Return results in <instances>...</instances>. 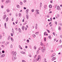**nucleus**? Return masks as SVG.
I'll return each mask as SVG.
<instances>
[{
  "label": "nucleus",
  "instance_id": "1",
  "mask_svg": "<svg viewBox=\"0 0 62 62\" xmlns=\"http://www.w3.org/2000/svg\"><path fill=\"white\" fill-rule=\"evenodd\" d=\"M45 46H43L42 47V53H44L45 52V50L46 49H45Z\"/></svg>",
  "mask_w": 62,
  "mask_h": 62
},
{
  "label": "nucleus",
  "instance_id": "2",
  "mask_svg": "<svg viewBox=\"0 0 62 62\" xmlns=\"http://www.w3.org/2000/svg\"><path fill=\"white\" fill-rule=\"evenodd\" d=\"M17 54L16 53V52H15L14 53V52H12V55L13 56L14 55L15 56H16V55Z\"/></svg>",
  "mask_w": 62,
  "mask_h": 62
},
{
  "label": "nucleus",
  "instance_id": "3",
  "mask_svg": "<svg viewBox=\"0 0 62 62\" xmlns=\"http://www.w3.org/2000/svg\"><path fill=\"white\" fill-rule=\"evenodd\" d=\"M12 60L13 61H14L15 60V59H17V58H16V57H15L14 56H13L12 57Z\"/></svg>",
  "mask_w": 62,
  "mask_h": 62
},
{
  "label": "nucleus",
  "instance_id": "4",
  "mask_svg": "<svg viewBox=\"0 0 62 62\" xmlns=\"http://www.w3.org/2000/svg\"><path fill=\"white\" fill-rule=\"evenodd\" d=\"M5 56V54H3L2 55H1L0 56V58H2V57H4Z\"/></svg>",
  "mask_w": 62,
  "mask_h": 62
},
{
  "label": "nucleus",
  "instance_id": "5",
  "mask_svg": "<svg viewBox=\"0 0 62 62\" xmlns=\"http://www.w3.org/2000/svg\"><path fill=\"white\" fill-rule=\"evenodd\" d=\"M57 9L58 10H60V8L59 6H57Z\"/></svg>",
  "mask_w": 62,
  "mask_h": 62
},
{
  "label": "nucleus",
  "instance_id": "6",
  "mask_svg": "<svg viewBox=\"0 0 62 62\" xmlns=\"http://www.w3.org/2000/svg\"><path fill=\"white\" fill-rule=\"evenodd\" d=\"M26 17L27 19H29V16L28 15H26Z\"/></svg>",
  "mask_w": 62,
  "mask_h": 62
},
{
  "label": "nucleus",
  "instance_id": "7",
  "mask_svg": "<svg viewBox=\"0 0 62 62\" xmlns=\"http://www.w3.org/2000/svg\"><path fill=\"white\" fill-rule=\"evenodd\" d=\"M24 26H23L22 27V29L23 30H24Z\"/></svg>",
  "mask_w": 62,
  "mask_h": 62
},
{
  "label": "nucleus",
  "instance_id": "8",
  "mask_svg": "<svg viewBox=\"0 0 62 62\" xmlns=\"http://www.w3.org/2000/svg\"><path fill=\"white\" fill-rule=\"evenodd\" d=\"M10 39V36H8V40H9Z\"/></svg>",
  "mask_w": 62,
  "mask_h": 62
},
{
  "label": "nucleus",
  "instance_id": "9",
  "mask_svg": "<svg viewBox=\"0 0 62 62\" xmlns=\"http://www.w3.org/2000/svg\"><path fill=\"white\" fill-rule=\"evenodd\" d=\"M38 59H41V57H40V55H39L38 56Z\"/></svg>",
  "mask_w": 62,
  "mask_h": 62
},
{
  "label": "nucleus",
  "instance_id": "10",
  "mask_svg": "<svg viewBox=\"0 0 62 62\" xmlns=\"http://www.w3.org/2000/svg\"><path fill=\"white\" fill-rule=\"evenodd\" d=\"M19 48H20V49H21V50H22L23 49V48H22V47L21 46H20V45H19Z\"/></svg>",
  "mask_w": 62,
  "mask_h": 62
},
{
  "label": "nucleus",
  "instance_id": "11",
  "mask_svg": "<svg viewBox=\"0 0 62 62\" xmlns=\"http://www.w3.org/2000/svg\"><path fill=\"white\" fill-rule=\"evenodd\" d=\"M49 8H52V5L50 4L49 5Z\"/></svg>",
  "mask_w": 62,
  "mask_h": 62
},
{
  "label": "nucleus",
  "instance_id": "12",
  "mask_svg": "<svg viewBox=\"0 0 62 62\" xmlns=\"http://www.w3.org/2000/svg\"><path fill=\"white\" fill-rule=\"evenodd\" d=\"M9 2V1L8 0H6V4H7Z\"/></svg>",
  "mask_w": 62,
  "mask_h": 62
},
{
  "label": "nucleus",
  "instance_id": "13",
  "mask_svg": "<svg viewBox=\"0 0 62 62\" xmlns=\"http://www.w3.org/2000/svg\"><path fill=\"white\" fill-rule=\"evenodd\" d=\"M29 11V9H27L26 11V13H27L28 12V11Z\"/></svg>",
  "mask_w": 62,
  "mask_h": 62
},
{
  "label": "nucleus",
  "instance_id": "14",
  "mask_svg": "<svg viewBox=\"0 0 62 62\" xmlns=\"http://www.w3.org/2000/svg\"><path fill=\"white\" fill-rule=\"evenodd\" d=\"M46 8H47V5H45L44 6V8L45 9H46Z\"/></svg>",
  "mask_w": 62,
  "mask_h": 62
},
{
  "label": "nucleus",
  "instance_id": "15",
  "mask_svg": "<svg viewBox=\"0 0 62 62\" xmlns=\"http://www.w3.org/2000/svg\"><path fill=\"white\" fill-rule=\"evenodd\" d=\"M18 30L19 32H20V33L22 32V31H21V29H20V28H19L18 29Z\"/></svg>",
  "mask_w": 62,
  "mask_h": 62
},
{
  "label": "nucleus",
  "instance_id": "16",
  "mask_svg": "<svg viewBox=\"0 0 62 62\" xmlns=\"http://www.w3.org/2000/svg\"><path fill=\"white\" fill-rule=\"evenodd\" d=\"M42 6V3L41 2L40 3V8H41V7Z\"/></svg>",
  "mask_w": 62,
  "mask_h": 62
},
{
  "label": "nucleus",
  "instance_id": "17",
  "mask_svg": "<svg viewBox=\"0 0 62 62\" xmlns=\"http://www.w3.org/2000/svg\"><path fill=\"white\" fill-rule=\"evenodd\" d=\"M39 31L36 32H35V34H36V35H39Z\"/></svg>",
  "mask_w": 62,
  "mask_h": 62
},
{
  "label": "nucleus",
  "instance_id": "18",
  "mask_svg": "<svg viewBox=\"0 0 62 62\" xmlns=\"http://www.w3.org/2000/svg\"><path fill=\"white\" fill-rule=\"evenodd\" d=\"M32 36H33V37H34V38H35V37H36V35H35V34H33L32 35Z\"/></svg>",
  "mask_w": 62,
  "mask_h": 62
},
{
  "label": "nucleus",
  "instance_id": "19",
  "mask_svg": "<svg viewBox=\"0 0 62 62\" xmlns=\"http://www.w3.org/2000/svg\"><path fill=\"white\" fill-rule=\"evenodd\" d=\"M20 5H23V2H20Z\"/></svg>",
  "mask_w": 62,
  "mask_h": 62
},
{
  "label": "nucleus",
  "instance_id": "20",
  "mask_svg": "<svg viewBox=\"0 0 62 62\" xmlns=\"http://www.w3.org/2000/svg\"><path fill=\"white\" fill-rule=\"evenodd\" d=\"M31 11L32 12H33L34 11V9H32L31 10Z\"/></svg>",
  "mask_w": 62,
  "mask_h": 62
},
{
  "label": "nucleus",
  "instance_id": "21",
  "mask_svg": "<svg viewBox=\"0 0 62 62\" xmlns=\"http://www.w3.org/2000/svg\"><path fill=\"white\" fill-rule=\"evenodd\" d=\"M49 39H51V36H49L48 37Z\"/></svg>",
  "mask_w": 62,
  "mask_h": 62
},
{
  "label": "nucleus",
  "instance_id": "22",
  "mask_svg": "<svg viewBox=\"0 0 62 62\" xmlns=\"http://www.w3.org/2000/svg\"><path fill=\"white\" fill-rule=\"evenodd\" d=\"M55 53H54L52 55L53 56H55Z\"/></svg>",
  "mask_w": 62,
  "mask_h": 62
},
{
  "label": "nucleus",
  "instance_id": "23",
  "mask_svg": "<svg viewBox=\"0 0 62 62\" xmlns=\"http://www.w3.org/2000/svg\"><path fill=\"white\" fill-rule=\"evenodd\" d=\"M46 30L48 33L50 32V31H49V30H47V29Z\"/></svg>",
  "mask_w": 62,
  "mask_h": 62
},
{
  "label": "nucleus",
  "instance_id": "24",
  "mask_svg": "<svg viewBox=\"0 0 62 62\" xmlns=\"http://www.w3.org/2000/svg\"><path fill=\"white\" fill-rule=\"evenodd\" d=\"M3 20H5V19H6V16H3Z\"/></svg>",
  "mask_w": 62,
  "mask_h": 62
},
{
  "label": "nucleus",
  "instance_id": "25",
  "mask_svg": "<svg viewBox=\"0 0 62 62\" xmlns=\"http://www.w3.org/2000/svg\"><path fill=\"white\" fill-rule=\"evenodd\" d=\"M58 29L59 30H61V28L59 27L58 28Z\"/></svg>",
  "mask_w": 62,
  "mask_h": 62
},
{
  "label": "nucleus",
  "instance_id": "26",
  "mask_svg": "<svg viewBox=\"0 0 62 62\" xmlns=\"http://www.w3.org/2000/svg\"><path fill=\"white\" fill-rule=\"evenodd\" d=\"M27 42H28V43H29V40L28 39H27Z\"/></svg>",
  "mask_w": 62,
  "mask_h": 62
},
{
  "label": "nucleus",
  "instance_id": "27",
  "mask_svg": "<svg viewBox=\"0 0 62 62\" xmlns=\"http://www.w3.org/2000/svg\"><path fill=\"white\" fill-rule=\"evenodd\" d=\"M44 40L45 41H46V38H44Z\"/></svg>",
  "mask_w": 62,
  "mask_h": 62
},
{
  "label": "nucleus",
  "instance_id": "28",
  "mask_svg": "<svg viewBox=\"0 0 62 62\" xmlns=\"http://www.w3.org/2000/svg\"><path fill=\"white\" fill-rule=\"evenodd\" d=\"M10 47L11 48H12L13 46H12V45L11 44L10 45Z\"/></svg>",
  "mask_w": 62,
  "mask_h": 62
},
{
  "label": "nucleus",
  "instance_id": "29",
  "mask_svg": "<svg viewBox=\"0 0 62 62\" xmlns=\"http://www.w3.org/2000/svg\"><path fill=\"white\" fill-rule=\"evenodd\" d=\"M1 47H3V48H4V47H5V46H4V45H1Z\"/></svg>",
  "mask_w": 62,
  "mask_h": 62
},
{
  "label": "nucleus",
  "instance_id": "30",
  "mask_svg": "<svg viewBox=\"0 0 62 62\" xmlns=\"http://www.w3.org/2000/svg\"><path fill=\"white\" fill-rule=\"evenodd\" d=\"M4 53H5V51H4L3 50L2 51V53L3 54H4Z\"/></svg>",
  "mask_w": 62,
  "mask_h": 62
},
{
  "label": "nucleus",
  "instance_id": "31",
  "mask_svg": "<svg viewBox=\"0 0 62 62\" xmlns=\"http://www.w3.org/2000/svg\"><path fill=\"white\" fill-rule=\"evenodd\" d=\"M13 33H11V36H12V37L13 36Z\"/></svg>",
  "mask_w": 62,
  "mask_h": 62
},
{
  "label": "nucleus",
  "instance_id": "32",
  "mask_svg": "<svg viewBox=\"0 0 62 62\" xmlns=\"http://www.w3.org/2000/svg\"><path fill=\"white\" fill-rule=\"evenodd\" d=\"M34 49H35V50H36V46H34Z\"/></svg>",
  "mask_w": 62,
  "mask_h": 62
},
{
  "label": "nucleus",
  "instance_id": "33",
  "mask_svg": "<svg viewBox=\"0 0 62 62\" xmlns=\"http://www.w3.org/2000/svg\"><path fill=\"white\" fill-rule=\"evenodd\" d=\"M1 7L2 8H4V6H3V5H2L1 6Z\"/></svg>",
  "mask_w": 62,
  "mask_h": 62
},
{
  "label": "nucleus",
  "instance_id": "34",
  "mask_svg": "<svg viewBox=\"0 0 62 62\" xmlns=\"http://www.w3.org/2000/svg\"><path fill=\"white\" fill-rule=\"evenodd\" d=\"M46 32H45L44 33V35H45V36L46 35Z\"/></svg>",
  "mask_w": 62,
  "mask_h": 62
},
{
  "label": "nucleus",
  "instance_id": "35",
  "mask_svg": "<svg viewBox=\"0 0 62 62\" xmlns=\"http://www.w3.org/2000/svg\"><path fill=\"white\" fill-rule=\"evenodd\" d=\"M4 25H5V27H6V23H4Z\"/></svg>",
  "mask_w": 62,
  "mask_h": 62
},
{
  "label": "nucleus",
  "instance_id": "36",
  "mask_svg": "<svg viewBox=\"0 0 62 62\" xmlns=\"http://www.w3.org/2000/svg\"><path fill=\"white\" fill-rule=\"evenodd\" d=\"M12 33L13 34H14V30H12Z\"/></svg>",
  "mask_w": 62,
  "mask_h": 62
},
{
  "label": "nucleus",
  "instance_id": "37",
  "mask_svg": "<svg viewBox=\"0 0 62 62\" xmlns=\"http://www.w3.org/2000/svg\"><path fill=\"white\" fill-rule=\"evenodd\" d=\"M26 2V0H24V3H25Z\"/></svg>",
  "mask_w": 62,
  "mask_h": 62
},
{
  "label": "nucleus",
  "instance_id": "38",
  "mask_svg": "<svg viewBox=\"0 0 62 62\" xmlns=\"http://www.w3.org/2000/svg\"><path fill=\"white\" fill-rule=\"evenodd\" d=\"M0 39H2V36L1 35H0Z\"/></svg>",
  "mask_w": 62,
  "mask_h": 62
},
{
  "label": "nucleus",
  "instance_id": "39",
  "mask_svg": "<svg viewBox=\"0 0 62 62\" xmlns=\"http://www.w3.org/2000/svg\"><path fill=\"white\" fill-rule=\"evenodd\" d=\"M21 13H20L19 14V17H20V16H21Z\"/></svg>",
  "mask_w": 62,
  "mask_h": 62
},
{
  "label": "nucleus",
  "instance_id": "40",
  "mask_svg": "<svg viewBox=\"0 0 62 62\" xmlns=\"http://www.w3.org/2000/svg\"><path fill=\"white\" fill-rule=\"evenodd\" d=\"M14 20V18H12V21H13Z\"/></svg>",
  "mask_w": 62,
  "mask_h": 62
},
{
  "label": "nucleus",
  "instance_id": "41",
  "mask_svg": "<svg viewBox=\"0 0 62 62\" xmlns=\"http://www.w3.org/2000/svg\"><path fill=\"white\" fill-rule=\"evenodd\" d=\"M8 17H7V18H6V20H7V21H6L7 22L8 20Z\"/></svg>",
  "mask_w": 62,
  "mask_h": 62
},
{
  "label": "nucleus",
  "instance_id": "42",
  "mask_svg": "<svg viewBox=\"0 0 62 62\" xmlns=\"http://www.w3.org/2000/svg\"><path fill=\"white\" fill-rule=\"evenodd\" d=\"M8 10H9V9H7L6 10V11H7V12H8Z\"/></svg>",
  "mask_w": 62,
  "mask_h": 62
},
{
  "label": "nucleus",
  "instance_id": "43",
  "mask_svg": "<svg viewBox=\"0 0 62 62\" xmlns=\"http://www.w3.org/2000/svg\"><path fill=\"white\" fill-rule=\"evenodd\" d=\"M22 62H25V61L24 60H22Z\"/></svg>",
  "mask_w": 62,
  "mask_h": 62
},
{
  "label": "nucleus",
  "instance_id": "44",
  "mask_svg": "<svg viewBox=\"0 0 62 62\" xmlns=\"http://www.w3.org/2000/svg\"><path fill=\"white\" fill-rule=\"evenodd\" d=\"M27 23V21H26L25 22V23H24V24H26V23Z\"/></svg>",
  "mask_w": 62,
  "mask_h": 62
},
{
  "label": "nucleus",
  "instance_id": "45",
  "mask_svg": "<svg viewBox=\"0 0 62 62\" xmlns=\"http://www.w3.org/2000/svg\"><path fill=\"white\" fill-rule=\"evenodd\" d=\"M53 35H54V36H55V33L54 32H53Z\"/></svg>",
  "mask_w": 62,
  "mask_h": 62
},
{
  "label": "nucleus",
  "instance_id": "46",
  "mask_svg": "<svg viewBox=\"0 0 62 62\" xmlns=\"http://www.w3.org/2000/svg\"><path fill=\"white\" fill-rule=\"evenodd\" d=\"M50 21H52V18H50Z\"/></svg>",
  "mask_w": 62,
  "mask_h": 62
},
{
  "label": "nucleus",
  "instance_id": "47",
  "mask_svg": "<svg viewBox=\"0 0 62 62\" xmlns=\"http://www.w3.org/2000/svg\"><path fill=\"white\" fill-rule=\"evenodd\" d=\"M24 19H23V20H22V22H24Z\"/></svg>",
  "mask_w": 62,
  "mask_h": 62
},
{
  "label": "nucleus",
  "instance_id": "48",
  "mask_svg": "<svg viewBox=\"0 0 62 62\" xmlns=\"http://www.w3.org/2000/svg\"><path fill=\"white\" fill-rule=\"evenodd\" d=\"M52 58L53 59V60H54V57H53Z\"/></svg>",
  "mask_w": 62,
  "mask_h": 62
},
{
  "label": "nucleus",
  "instance_id": "49",
  "mask_svg": "<svg viewBox=\"0 0 62 62\" xmlns=\"http://www.w3.org/2000/svg\"><path fill=\"white\" fill-rule=\"evenodd\" d=\"M55 24H57V22L56 21V22H55Z\"/></svg>",
  "mask_w": 62,
  "mask_h": 62
},
{
  "label": "nucleus",
  "instance_id": "50",
  "mask_svg": "<svg viewBox=\"0 0 62 62\" xmlns=\"http://www.w3.org/2000/svg\"><path fill=\"white\" fill-rule=\"evenodd\" d=\"M29 56H30V57H31V54L29 55Z\"/></svg>",
  "mask_w": 62,
  "mask_h": 62
},
{
  "label": "nucleus",
  "instance_id": "51",
  "mask_svg": "<svg viewBox=\"0 0 62 62\" xmlns=\"http://www.w3.org/2000/svg\"><path fill=\"white\" fill-rule=\"evenodd\" d=\"M36 11H39V10L38 9H37L36 10Z\"/></svg>",
  "mask_w": 62,
  "mask_h": 62
},
{
  "label": "nucleus",
  "instance_id": "52",
  "mask_svg": "<svg viewBox=\"0 0 62 62\" xmlns=\"http://www.w3.org/2000/svg\"><path fill=\"white\" fill-rule=\"evenodd\" d=\"M52 12L51 11H50L49 12V13H52Z\"/></svg>",
  "mask_w": 62,
  "mask_h": 62
},
{
  "label": "nucleus",
  "instance_id": "53",
  "mask_svg": "<svg viewBox=\"0 0 62 62\" xmlns=\"http://www.w3.org/2000/svg\"><path fill=\"white\" fill-rule=\"evenodd\" d=\"M25 48H26V49H27V46H26L25 47Z\"/></svg>",
  "mask_w": 62,
  "mask_h": 62
},
{
  "label": "nucleus",
  "instance_id": "54",
  "mask_svg": "<svg viewBox=\"0 0 62 62\" xmlns=\"http://www.w3.org/2000/svg\"><path fill=\"white\" fill-rule=\"evenodd\" d=\"M24 9H26V8L25 7H24Z\"/></svg>",
  "mask_w": 62,
  "mask_h": 62
},
{
  "label": "nucleus",
  "instance_id": "55",
  "mask_svg": "<svg viewBox=\"0 0 62 62\" xmlns=\"http://www.w3.org/2000/svg\"><path fill=\"white\" fill-rule=\"evenodd\" d=\"M60 37L61 38H62V35H61L60 36Z\"/></svg>",
  "mask_w": 62,
  "mask_h": 62
},
{
  "label": "nucleus",
  "instance_id": "56",
  "mask_svg": "<svg viewBox=\"0 0 62 62\" xmlns=\"http://www.w3.org/2000/svg\"><path fill=\"white\" fill-rule=\"evenodd\" d=\"M2 43V44H4V43H5V42H1Z\"/></svg>",
  "mask_w": 62,
  "mask_h": 62
},
{
  "label": "nucleus",
  "instance_id": "57",
  "mask_svg": "<svg viewBox=\"0 0 62 62\" xmlns=\"http://www.w3.org/2000/svg\"><path fill=\"white\" fill-rule=\"evenodd\" d=\"M39 59L38 58V59H36V60L37 61H39Z\"/></svg>",
  "mask_w": 62,
  "mask_h": 62
},
{
  "label": "nucleus",
  "instance_id": "58",
  "mask_svg": "<svg viewBox=\"0 0 62 62\" xmlns=\"http://www.w3.org/2000/svg\"><path fill=\"white\" fill-rule=\"evenodd\" d=\"M46 46H49L48 45V43H47V44H46Z\"/></svg>",
  "mask_w": 62,
  "mask_h": 62
},
{
  "label": "nucleus",
  "instance_id": "59",
  "mask_svg": "<svg viewBox=\"0 0 62 62\" xmlns=\"http://www.w3.org/2000/svg\"><path fill=\"white\" fill-rule=\"evenodd\" d=\"M11 41H14V40L13 39H11Z\"/></svg>",
  "mask_w": 62,
  "mask_h": 62
},
{
  "label": "nucleus",
  "instance_id": "60",
  "mask_svg": "<svg viewBox=\"0 0 62 62\" xmlns=\"http://www.w3.org/2000/svg\"><path fill=\"white\" fill-rule=\"evenodd\" d=\"M60 48H62V45H61L60 46Z\"/></svg>",
  "mask_w": 62,
  "mask_h": 62
},
{
  "label": "nucleus",
  "instance_id": "61",
  "mask_svg": "<svg viewBox=\"0 0 62 62\" xmlns=\"http://www.w3.org/2000/svg\"><path fill=\"white\" fill-rule=\"evenodd\" d=\"M15 29H16V30H17V31H18V30H17V28H15Z\"/></svg>",
  "mask_w": 62,
  "mask_h": 62
},
{
  "label": "nucleus",
  "instance_id": "62",
  "mask_svg": "<svg viewBox=\"0 0 62 62\" xmlns=\"http://www.w3.org/2000/svg\"><path fill=\"white\" fill-rule=\"evenodd\" d=\"M52 26V24H51L50 25V26Z\"/></svg>",
  "mask_w": 62,
  "mask_h": 62
},
{
  "label": "nucleus",
  "instance_id": "63",
  "mask_svg": "<svg viewBox=\"0 0 62 62\" xmlns=\"http://www.w3.org/2000/svg\"><path fill=\"white\" fill-rule=\"evenodd\" d=\"M57 16L58 17H59V15H58V14L57 15Z\"/></svg>",
  "mask_w": 62,
  "mask_h": 62
},
{
  "label": "nucleus",
  "instance_id": "64",
  "mask_svg": "<svg viewBox=\"0 0 62 62\" xmlns=\"http://www.w3.org/2000/svg\"><path fill=\"white\" fill-rule=\"evenodd\" d=\"M5 1V0H2V2H4Z\"/></svg>",
  "mask_w": 62,
  "mask_h": 62
}]
</instances>
